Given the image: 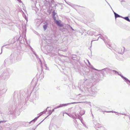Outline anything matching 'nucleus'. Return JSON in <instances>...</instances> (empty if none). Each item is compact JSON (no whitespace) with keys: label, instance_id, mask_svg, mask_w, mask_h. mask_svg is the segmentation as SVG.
Here are the masks:
<instances>
[{"label":"nucleus","instance_id":"nucleus-1","mask_svg":"<svg viewBox=\"0 0 130 130\" xmlns=\"http://www.w3.org/2000/svg\"><path fill=\"white\" fill-rule=\"evenodd\" d=\"M9 116L6 115L4 112V114L2 116V119L0 120V127H1L2 129H4L5 128H8L6 130H8V128H10L8 127L10 125L9 123H6V122L8 121L9 120Z\"/></svg>","mask_w":130,"mask_h":130},{"label":"nucleus","instance_id":"nucleus-2","mask_svg":"<svg viewBox=\"0 0 130 130\" xmlns=\"http://www.w3.org/2000/svg\"><path fill=\"white\" fill-rule=\"evenodd\" d=\"M93 70H89L88 71L84 72H80V74L82 76H84L85 77H87L89 79H91L92 80L96 79L97 76L93 74H91V73H94Z\"/></svg>","mask_w":130,"mask_h":130},{"label":"nucleus","instance_id":"nucleus-3","mask_svg":"<svg viewBox=\"0 0 130 130\" xmlns=\"http://www.w3.org/2000/svg\"><path fill=\"white\" fill-rule=\"evenodd\" d=\"M9 15L7 12L3 8L0 9V21L3 23L6 22Z\"/></svg>","mask_w":130,"mask_h":130},{"label":"nucleus","instance_id":"nucleus-4","mask_svg":"<svg viewBox=\"0 0 130 130\" xmlns=\"http://www.w3.org/2000/svg\"><path fill=\"white\" fill-rule=\"evenodd\" d=\"M84 89L87 92L94 95L93 96H95L97 92V89L95 86L90 87L89 86L87 85L85 87Z\"/></svg>","mask_w":130,"mask_h":130},{"label":"nucleus","instance_id":"nucleus-5","mask_svg":"<svg viewBox=\"0 0 130 130\" xmlns=\"http://www.w3.org/2000/svg\"><path fill=\"white\" fill-rule=\"evenodd\" d=\"M15 110L13 105H10L4 110V113L9 117H11L14 114Z\"/></svg>","mask_w":130,"mask_h":130},{"label":"nucleus","instance_id":"nucleus-6","mask_svg":"<svg viewBox=\"0 0 130 130\" xmlns=\"http://www.w3.org/2000/svg\"><path fill=\"white\" fill-rule=\"evenodd\" d=\"M13 72V70L9 68H6L4 70L2 75H0V78L2 77L4 79H8L10 75Z\"/></svg>","mask_w":130,"mask_h":130},{"label":"nucleus","instance_id":"nucleus-7","mask_svg":"<svg viewBox=\"0 0 130 130\" xmlns=\"http://www.w3.org/2000/svg\"><path fill=\"white\" fill-rule=\"evenodd\" d=\"M14 59L13 55L12 54H11L9 58H7L4 60V65L6 66V65L11 64Z\"/></svg>","mask_w":130,"mask_h":130},{"label":"nucleus","instance_id":"nucleus-8","mask_svg":"<svg viewBox=\"0 0 130 130\" xmlns=\"http://www.w3.org/2000/svg\"><path fill=\"white\" fill-rule=\"evenodd\" d=\"M13 98L14 102L16 103V105L17 103L18 104H19L22 102V100H21L20 98V95H18V93L14 92Z\"/></svg>","mask_w":130,"mask_h":130},{"label":"nucleus","instance_id":"nucleus-9","mask_svg":"<svg viewBox=\"0 0 130 130\" xmlns=\"http://www.w3.org/2000/svg\"><path fill=\"white\" fill-rule=\"evenodd\" d=\"M7 91L6 88H3V89H0V102H2L4 100V94Z\"/></svg>","mask_w":130,"mask_h":130},{"label":"nucleus","instance_id":"nucleus-10","mask_svg":"<svg viewBox=\"0 0 130 130\" xmlns=\"http://www.w3.org/2000/svg\"><path fill=\"white\" fill-rule=\"evenodd\" d=\"M82 102H72L71 103H68L67 104H60L58 106H57L55 107V108H54V109H53L52 110V112H53L54 111L55 109L59 108H61V107H62L63 106H67L68 105L70 104H75V103H82Z\"/></svg>","mask_w":130,"mask_h":130},{"label":"nucleus","instance_id":"nucleus-11","mask_svg":"<svg viewBox=\"0 0 130 130\" xmlns=\"http://www.w3.org/2000/svg\"><path fill=\"white\" fill-rule=\"evenodd\" d=\"M105 70V71L106 72L107 74L108 73L110 72H114V73H115V74H118L120 76H121V77H122H122L121 76H123L121 74L119 73L117 71L114 70H111L110 69V68H104V70Z\"/></svg>","mask_w":130,"mask_h":130},{"label":"nucleus","instance_id":"nucleus-12","mask_svg":"<svg viewBox=\"0 0 130 130\" xmlns=\"http://www.w3.org/2000/svg\"><path fill=\"white\" fill-rule=\"evenodd\" d=\"M89 66H90V68H91V69H90L89 70H93L94 71V73H93V74H94L95 75H97V77H96V79H94L93 80L94 81H95V80H98V79L99 78H98V76L97 75H96V72H95V70L99 71V70L96 69L95 68H94V67H93V66H92V65L91 64H90V65ZM90 74H93V73H91Z\"/></svg>","mask_w":130,"mask_h":130},{"label":"nucleus","instance_id":"nucleus-13","mask_svg":"<svg viewBox=\"0 0 130 130\" xmlns=\"http://www.w3.org/2000/svg\"><path fill=\"white\" fill-rule=\"evenodd\" d=\"M49 108V107H47L46 109L44 110L43 111L41 112L40 113H39V115L38 116H37V117L35 118L34 119V120H35V121H36V120L38 119L39 118V117L40 116L42 115L44 113H45L47 111V108Z\"/></svg>","mask_w":130,"mask_h":130},{"label":"nucleus","instance_id":"nucleus-14","mask_svg":"<svg viewBox=\"0 0 130 130\" xmlns=\"http://www.w3.org/2000/svg\"><path fill=\"white\" fill-rule=\"evenodd\" d=\"M35 121V120H34V119L31 120L29 122H23V125L26 127V126H28L29 125V124H30L32 123V122L34 123Z\"/></svg>","mask_w":130,"mask_h":130},{"label":"nucleus","instance_id":"nucleus-15","mask_svg":"<svg viewBox=\"0 0 130 130\" xmlns=\"http://www.w3.org/2000/svg\"><path fill=\"white\" fill-rule=\"evenodd\" d=\"M72 117L74 119H79L80 120V121L83 124L82 121L83 119L80 116L78 115V114H75V117H74V116L73 117V116Z\"/></svg>","mask_w":130,"mask_h":130},{"label":"nucleus","instance_id":"nucleus-16","mask_svg":"<svg viewBox=\"0 0 130 130\" xmlns=\"http://www.w3.org/2000/svg\"><path fill=\"white\" fill-rule=\"evenodd\" d=\"M122 77V78L124 80V81L128 85H129L130 86V80L128 79L127 78L125 77H124V76H121Z\"/></svg>","mask_w":130,"mask_h":130},{"label":"nucleus","instance_id":"nucleus-17","mask_svg":"<svg viewBox=\"0 0 130 130\" xmlns=\"http://www.w3.org/2000/svg\"><path fill=\"white\" fill-rule=\"evenodd\" d=\"M77 57V55L74 54H72L71 55L70 57L71 59H73L74 60L77 61L78 59Z\"/></svg>","mask_w":130,"mask_h":130},{"label":"nucleus","instance_id":"nucleus-18","mask_svg":"<svg viewBox=\"0 0 130 130\" xmlns=\"http://www.w3.org/2000/svg\"><path fill=\"white\" fill-rule=\"evenodd\" d=\"M61 21L60 20L56 21L55 23L56 24L57 26L62 27L63 26V24H61Z\"/></svg>","mask_w":130,"mask_h":130},{"label":"nucleus","instance_id":"nucleus-19","mask_svg":"<svg viewBox=\"0 0 130 130\" xmlns=\"http://www.w3.org/2000/svg\"><path fill=\"white\" fill-rule=\"evenodd\" d=\"M44 3L45 6H49V7H52V5H51L50 2L49 1H45L44 2Z\"/></svg>","mask_w":130,"mask_h":130},{"label":"nucleus","instance_id":"nucleus-20","mask_svg":"<svg viewBox=\"0 0 130 130\" xmlns=\"http://www.w3.org/2000/svg\"><path fill=\"white\" fill-rule=\"evenodd\" d=\"M125 49V48L123 47L119 49L118 53L120 54H122L124 52Z\"/></svg>","mask_w":130,"mask_h":130},{"label":"nucleus","instance_id":"nucleus-21","mask_svg":"<svg viewBox=\"0 0 130 130\" xmlns=\"http://www.w3.org/2000/svg\"><path fill=\"white\" fill-rule=\"evenodd\" d=\"M98 126L97 127V129H96V130H104V128L103 126H101L100 124H99L98 125Z\"/></svg>","mask_w":130,"mask_h":130},{"label":"nucleus","instance_id":"nucleus-22","mask_svg":"<svg viewBox=\"0 0 130 130\" xmlns=\"http://www.w3.org/2000/svg\"><path fill=\"white\" fill-rule=\"evenodd\" d=\"M48 24L46 22H45L44 23V25H43V27L44 29V30H46L47 28V26H48Z\"/></svg>","mask_w":130,"mask_h":130},{"label":"nucleus","instance_id":"nucleus-23","mask_svg":"<svg viewBox=\"0 0 130 130\" xmlns=\"http://www.w3.org/2000/svg\"><path fill=\"white\" fill-rule=\"evenodd\" d=\"M22 37H21V36H20L19 38L18 39V40H19V42H20L21 43H23V42H24V41H26V42H27V39H26V38L25 39H23V41H22Z\"/></svg>","mask_w":130,"mask_h":130},{"label":"nucleus","instance_id":"nucleus-24","mask_svg":"<svg viewBox=\"0 0 130 130\" xmlns=\"http://www.w3.org/2000/svg\"><path fill=\"white\" fill-rule=\"evenodd\" d=\"M104 68L102 70H99V71H101V73L102 74L103 76L107 74L106 73L105 71L104 70Z\"/></svg>","mask_w":130,"mask_h":130},{"label":"nucleus","instance_id":"nucleus-25","mask_svg":"<svg viewBox=\"0 0 130 130\" xmlns=\"http://www.w3.org/2000/svg\"><path fill=\"white\" fill-rule=\"evenodd\" d=\"M31 87H33V88L34 87H35V86L36 85V82H35L34 83V80H32L31 83Z\"/></svg>","mask_w":130,"mask_h":130},{"label":"nucleus","instance_id":"nucleus-26","mask_svg":"<svg viewBox=\"0 0 130 130\" xmlns=\"http://www.w3.org/2000/svg\"><path fill=\"white\" fill-rule=\"evenodd\" d=\"M36 56L37 58V59H38L39 60L40 62V64H41V68H42V63L41 62V59L39 58V57L38 56V55H36Z\"/></svg>","mask_w":130,"mask_h":130},{"label":"nucleus","instance_id":"nucleus-27","mask_svg":"<svg viewBox=\"0 0 130 130\" xmlns=\"http://www.w3.org/2000/svg\"><path fill=\"white\" fill-rule=\"evenodd\" d=\"M118 17H120V18H122V17H123L120 16V15H119L117 14V13H115V18L116 19Z\"/></svg>","mask_w":130,"mask_h":130},{"label":"nucleus","instance_id":"nucleus-28","mask_svg":"<svg viewBox=\"0 0 130 130\" xmlns=\"http://www.w3.org/2000/svg\"><path fill=\"white\" fill-rule=\"evenodd\" d=\"M122 18L125 19V20L130 22V19L129 18V17H123Z\"/></svg>","mask_w":130,"mask_h":130},{"label":"nucleus","instance_id":"nucleus-29","mask_svg":"<svg viewBox=\"0 0 130 130\" xmlns=\"http://www.w3.org/2000/svg\"><path fill=\"white\" fill-rule=\"evenodd\" d=\"M52 113V110H49L48 112H47V113L48 114V115L46 117H45L44 119H45L48 116L50 115Z\"/></svg>","mask_w":130,"mask_h":130},{"label":"nucleus","instance_id":"nucleus-30","mask_svg":"<svg viewBox=\"0 0 130 130\" xmlns=\"http://www.w3.org/2000/svg\"><path fill=\"white\" fill-rule=\"evenodd\" d=\"M57 13L55 12V10H54L52 12V16H55L57 14Z\"/></svg>","mask_w":130,"mask_h":130},{"label":"nucleus","instance_id":"nucleus-31","mask_svg":"<svg viewBox=\"0 0 130 130\" xmlns=\"http://www.w3.org/2000/svg\"><path fill=\"white\" fill-rule=\"evenodd\" d=\"M44 66L46 68V70H48V68H47V64H46L45 62V61L44 60Z\"/></svg>","mask_w":130,"mask_h":130},{"label":"nucleus","instance_id":"nucleus-32","mask_svg":"<svg viewBox=\"0 0 130 130\" xmlns=\"http://www.w3.org/2000/svg\"><path fill=\"white\" fill-rule=\"evenodd\" d=\"M55 3H51V4H52V6H53V7H56V6L57 5V4H55Z\"/></svg>","mask_w":130,"mask_h":130},{"label":"nucleus","instance_id":"nucleus-33","mask_svg":"<svg viewBox=\"0 0 130 130\" xmlns=\"http://www.w3.org/2000/svg\"><path fill=\"white\" fill-rule=\"evenodd\" d=\"M100 38L101 39H103L104 41L105 42V41H106V40L104 38H103V36H99V38H98V39L99 38Z\"/></svg>","mask_w":130,"mask_h":130},{"label":"nucleus","instance_id":"nucleus-34","mask_svg":"<svg viewBox=\"0 0 130 130\" xmlns=\"http://www.w3.org/2000/svg\"><path fill=\"white\" fill-rule=\"evenodd\" d=\"M52 18L54 20V22L55 23L57 20L56 19V18L55 16H52Z\"/></svg>","mask_w":130,"mask_h":130},{"label":"nucleus","instance_id":"nucleus-35","mask_svg":"<svg viewBox=\"0 0 130 130\" xmlns=\"http://www.w3.org/2000/svg\"><path fill=\"white\" fill-rule=\"evenodd\" d=\"M24 31L25 32H26V25H25L24 26Z\"/></svg>","mask_w":130,"mask_h":130},{"label":"nucleus","instance_id":"nucleus-36","mask_svg":"<svg viewBox=\"0 0 130 130\" xmlns=\"http://www.w3.org/2000/svg\"><path fill=\"white\" fill-rule=\"evenodd\" d=\"M47 12L49 14H51V11L49 9L48 10Z\"/></svg>","mask_w":130,"mask_h":130},{"label":"nucleus","instance_id":"nucleus-37","mask_svg":"<svg viewBox=\"0 0 130 130\" xmlns=\"http://www.w3.org/2000/svg\"><path fill=\"white\" fill-rule=\"evenodd\" d=\"M53 7H49V9L52 12V11L53 10L52 8Z\"/></svg>","mask_w":130,"mask_h":130},{"label":"nucleus","instance_id":"nucleus-38","mask_svg":"<svg viewBox=\"0 0 130 130\" xmlns=\"http://www.w3.org/2000/svg\"><path fill=\"white\" fill-rule=\"evenodd\" d=\"M3 47H5L6 48H8V46H7V45H4Z\"/></svg>","mask_w":130,"mask_h":130},{"label":"nucleus","instance_id":"nucleus-39","mask_svg":"<svg viewBox=\"0 0 130 130\" xmlns=\"http://www.w3.org/2000/svg\"><path fill=\"white\" fill-rule=\"evenodd\" d=\"M106 2L107 3V4L109 5V6L111 8V9H112V8L111 7V6H110V5L108 3V2H107V1H106Z\"/></svg>","mask_w":130,"mask_h":130},{"label":"nucleus","instance_id":"nucleus-40","mask_svg":"<svg viewBox=\"0 0 130 130\" xmlns=\"http://www.w3.org/2000/svg\"><path fill=\"white\" fill-rule=\"evenodd\" d=\"M53 2H55L54 0H51L50 3H53Z\"/></svg>","mask_w":130,"mask_h":130},{"label":"nucleus","instance_id":"nucleus-41","mask_svg":"<svg viewBox=\"0 0 130 130\" xmlns=\"http://www.w3.org/2000/svg\"><path fill=\"white\" fill-rule=\"evenodd\" d=\"M105 112H113V111H105Z\"/></svg>","mask_w":130,"mask_h":130},{"label":"nucleus","instance_id":"nucleus-42","mask_svg":"<svg viewBox=\"0 0 130 130\" xmlns=\"http://www.w3.org/2000/svg\"><path fill=\"white\" fill-rule=\"evenodd\" d=\"M125 0H121V4H122V2H125Z\"/></svg>","mask_w":130,"mask_h":130},{"label":"nucleus","instance_id":"nucleus-43","mask_svg":"<svg viewBox=\"0 0 130 130\" xmlns=\"http://www.w3.org/2000/svg\"><path fill=\"white\" fill-rule=\"evenodd\" d=\"M70 28L72 30H74V29L71 26H70Z\"/></svg>","mask_w":130,"mask_h":130},{"label":"nucleus","instance_id":"nucleus-44","mask_svg":"<svg viewBox=\"0 0 130 130\" xmlns=\"http://www.w3.org/2000/svg\"><path fill=\"white\" fill-rule=\"evenodd\" d=\"M32 52H33V54H34V55H35L36 56L37 54H36L35 52L34 51Z\"/></svg>","mask_w":130,"mask_h":130},{"label":"nucleus","instance_id":"nucleus-45","mask_svg":"<svg viewBox=\"0 0 130 130\" xmlns=\"http://www.w3.org/2000/svg\"><path fill=\"white\" fill-rule=\"evenodd\" d=\"M93 40V41H91V46L92 45V41H95V40Z\"/></svg>","mask_w":130,"mask_h":130},{"label":"nucleus","instance_id":"nucleus-46","mask_svg":"<svg viewBox=\"0 0 130 130\" xmlns=\"http://www.w3.org/2000/svg\"><path fill=\"white\" fill-rule=\"evenodd\" d=\"M30 48L31 51H32V52L34 51V50L32 48V47H30Z\"/></svg>","mask_w":130,"mask_h":130},{"label":"nucleus","instance_id":"nucleus-47","mask_svg":"<svg viewBox=\"0 0 130 130\" xmlns=\"http://www.w3.org/2000/svg\"><path fill=\"white\" fill-rule=\"evenodd\" d=\"M44 119L43 120H42V121H41L40 123L39 124H38L36 126V127H37V126H38V125H39V124L41 123V122H42L43 121V120H44Z\"/></svg>","mask_w":130,"mask_h":130},{"label":"nucleus","instance_id":"nucleus-48","mask_svg":"<svg viewBox=\"0 0 130 130\" xmlns=\"http://www.w3.org/2000/svg\"><path fill=\"white\" fill-rule=\"evenodd\" d=\"M87 61L88 62V64L90 65L91 64L90 62L88 60H87Z\"/></svg>","mask_w":130,"mask_h":130},{"label":"nucleus","instance_id":"nucleus-49","mask_svg":"<svg viewBox=\"0 0 130 130\" xmlns=\"http://www.w3.org/2000/svg\"><path fill=\"white\" fill-rule=\"evenodd\" d=\"M83 114H82V115H84L85 112V110H83Z\"/></svg>","mask_w":130,"mask_h":130},{"label":"nucleus","instance_id":"nucleus-50","mask_svg":"<svg viewBox=\"0 0 130 130\" xmlns=\"http://www.w3.org/2000/svg\"><path fill=\"white\" fill-rule=\"evenodd\" d=\"M66 114H67V115H68V116H69L70 117V115H69V113H67V112H66Z\"/></svg>","mask_w":130,"mask_h":130},{"label":"nucleus","instance_id":"nucleus-51","mask_svg":"<svg viewBox=\"0 0 130 130\" xmlns=\"http://www.w3.org/2000/svg\"><path fill=\"white\" fill-rule=\"evenodd\" d=\"M18 1H19L20 3H21L22 2L21 0H18Z\"/></svg>","mask_w":130,"mask_h":130},{"label":"nucleus","instance_id":"nucleus-52","mask_svg":"<svg viewBox=\"0 0 130 130\" xmlns=\"http://www.w3.org/2000/svg\"><path fill=\"white\" fill-rule=\"evenodd\" d=\"M112 10L113 11V13H114V14L115 15V13H116L113 10H112Z\"/></svg>","mask_w":130,"mask_h":130},{"label":"nucleus","instance_id":"nucleus-53","mask_svg":"<svg viewBox=\"0 0 130 130\" xmlns=\"http://www.w3.org/2000/svg\"><path fill=\"white\" fill-rule=\"evenodd\" d=\"M49 130H51V129H50V126L49 127Z\"/></svg>","mask_w":130,"mask_h":130},{"label":"nucleus","instance_id":"nucleus-54","mask_svg":"<svg viewBox=\"0 0 130 130\" xmlns=\"http://www.w3.org/2000/svg\"><path fill=\"white\" fill-rule=\"evenodd\" d=\"M77 6H78V7H80V6H79L78 5H77Z\"/></svg>","mask_w":130,"mask_h":130},{"label":"nucleus","instance_id":"nucleus-55","mask_svg":"<svg viewBox=\"0 0 130 130\" xmlns=\"http://www.w3.org/2000/svg\"><path fill=\"white\" fill-rule=\"evenodd\" d=\"M42 75V74H41L40 75V76H41Z\"/></svg>","mask_w":130,"mask_h":130},{"label":"nucleus","instance_id":"nucleus-56","mask_svg":"<svg viewBox=\"0 0 130 130\" xmlns=\"http://www.w3.org/2000/svg\"><path fill=\"white\" fill-rule=\"evenodd\" d=\"M84 126H85V127H87L86 126V125H85Z\"/></svg>","mask_w":130,"mask_h":130},{"label":"nucleus","instance_id":"nucleus-57","mask_svg":"<svg viewBox=\"0 0 130 130\" xmlns=\"http://www.w3.org/2000/svg\"><path fill=\"white\" fill-rule=\"evenodd\" d=\"M22 28H23V29H24V27H23Z\"/></svg>","mask_w":130,"mask_h":130},{"label":"nucleus","instance_id":"nucleus-58","mask_svg":"<svg viewBox=\"0 0 130 130\" xmlns=\"http://www.w3.org/2000/svg\"><path fill=\"white\" fill-rule=\"evenodd\" d=\"M82 34V35L83 34V33H82V34Z\"/></svg>","mask_w":130,"mask_h":130},{"label":"nucleus","instance_id":"nucleus-59","mask_svg":"<svg viewBox=\"0 0 130 130\" xmlns=\"http://www.w3.org/2000/svg\"><path fill=\"white\" fill-rule=\"evenodd\" d=\"M88 80V79H85V80Z\"/></svg>","mask_w":130,"mask_h":130},{"label":"nucleus","instance_id":"nucleus-60","mask_svg":"<svg viewBox=\"0 0 130 130\" xmlns=\"http://www.w3.org/2000/svg\"><path fill=\"white\" fill-rule=\"evenodd\" d=\"M105 0V1H106V0Z\"/></svg>","mask_w":130,"mask_h":130}]
</instances>
